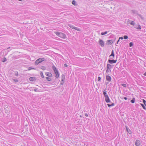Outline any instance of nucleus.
<instances>
[{
  "instance_id": "15",
  "label": "nucleus",
  "mask_w": 146,
  "mask_h": 146,
  "mask_svg": "<svg viewBox=\"0 0 146 146\" xmlns=\"http://www.w3.org/2000/svg\"><path fill=\"white\" fill-rule=\"evenodd\" d=\"M72 3L75 6H76L77 5L76 1L74 0L72 1Z\"/></svg>"
},
{
  "instance_id": "12",
  "label": "nucleus",
  "mask_w": 146,
  "mask_h": 146,
  "mask_svg": "<svg viewBox=\"0 0 146 146\" xmlns=\"http://www.w3.org/2000/svg\"><path fill=\"white\" fill-rule=\"evenodd\" d=\"M45 75L46 76L49 77H51L52 76V74L50 72H47L45 73Z\"/></svg>"
},
{
  "instance_id": "42",
  "label": "nucleus",
  "mask_w": 146,
  "mask_h": 146,
  "mask_svg": "<svg viewBox=\"0 0 146 146\" xmlns=\"http://www.w3.org/2000/svg\"><path fill=\"white\" fill-rule=\"evenodd\" d=\"M104 97L105 98L109 97L108 95L107 94L105 95H104Z\"/></svg>"
},
{
  "instance_id": "22",
  "label": "nucleus",
  "mask_w": 146,
  "mask_h": 146,
  "mask_svg": "<svg viewBox=\"0 0 146 146\" xmlns=\"http://www.w3.org/2000/svg\"><path fill=\"white\" fill-rule=\"evenodd\" d=\"M7 60L6 58L5 57H4L2 60V62H5Z\"/></svg>"
},
{
  "instance_id": "25",
  "label": "nucleus",
  "mask_w": 146,
  "mask_h": 146,
  "mask_svg": "<svg viewBox=\"0 0 146 146\" xmlns=\"http://www.w3.org/2000/svg\"><path fill=\"white\" fill-rule=\"evenodd\" d=\"M141 105L143 109H144L145 110L146 109V108L144 106V105L143 104H141Z\"/></svg>"
},
{
  "instance_id": "46",
  "label": "nucleus",
  "mask_w": 146,
  "mask_h": 146,
  "mask_svg": "<svg viewBox=\"0 0 146 146\" xmlns=\"http://www.w3.org/2000/svg\"><path fill=\"white\" fill-rule=\"evenodd\" d=\"M124 99L125 100H127V97H124Z\"/></svg>"
},
{
  "instance_id": "36",
  "label": "nucleus",
  "mask_w": 146,
  "mask_h": 146,
  "mask_svg": "<svg viewBox=\"0 0 146 146\" xmlns=\"http://www.w3.org/2000/svg\"><path fill=\"white\" fill-rule=\"evenodd\" d=\"M106 90V89H105V90H104V92H103V94L104 95H106L107 94V92L106 91H105Z\"/></svg>"
},
{
  "instance_id": "45",
  "label": "nucleus",
  "mask_w": 146,
  "mask_h": 146,
  "mask_svg": "<svg viewBox=\"0 0 146 146\" xmlns=\"http://www.w3.org/2000/svg\"><path fill=\"white\" fill-rule=\"evenodd\" d=\"M64 67H67L68 66L66 64H64Z\"/></svg>"
},
{
  "instance_id": "16",
  "label": "nucleus",
  "mask_w": 146,
  "mask_h": 146,
  "mask_svg": "<svg viewBox=\"0 0 146 146\" xmlns=\"http://www.w3.org/2000/svg\"><path fill=\"white\" fill-rule=\"evenodd\" d=\"M69 27H70L71 28L74 29H75V28L76 27H75L74 25H69Z\"/></svg>"
},
{
  "instance_id": "30",
  "label": "nucleus",
  "mask_w": 146,
  "mask_h": 146,
  "mask_svg": "<svg viewBox=\"0 0 146 146\" xmlns=\"http://www.w3.org/2000/svg\"><path fill=\"white\" fill-rule=\"evenodd\" d=\"M143 101L144 104L146 106V101L144 99L143 100Z\"/></svg>"
},
{
  "instance_id": "4",
  "label": "nucleus",
  "mask_w": 146,
  "mask_h": 146,
  "mask_svg": "<svg viewBox=\"0 0 146 146\" xmlns=\"http://www.w3.org/2000/svg\"><path fill=\"white\" fill-rule=\"evenodd\" d=\"M99 44L102 47H103L104 45V42L101 39H100L99 40Z\"/></svg>"
},
{
  "instance_id": "10",
  "label": "nucleus",
  "mask_w": 146,
  "mask_h": 146,
  "mask_svg": "<svg viewBox=\"0 0 146 146\" xmlns=\"http://www.w3.org/2000/svg\"><path fill=\"white\" fill-rule=\"evenodd\" d=\"M125 127L127 131L128 132L129 134H131L132 133V131H131L128 128V127L126 126Z\"/></svg>"
},
{
  "instance_id": "9",
  "label": "nucleus",
  "mask_w": 146,
  "mask_h": 146,
  "mask_svg": "<svg viewBox=\"0 0 146 146\" xmlns=\"http://www.w3.org/2000/svg\"><path fill=\"white\" fill-rule=\"evenodd\" d=\"M137 146H139L140 144V141L139 140H137L135 143Z\"/></svg>"
},
{
  "instance_id": "1",
  "label": "nucleus",
  "mask_w": 146,
  "mask_h": 146,
  "mask_svg": "<svg viewBox=\"0 0 146 146\" xmlns=\"http://www.w3.org/2000/svg\"><path fill=\"white\" fill-rule=\"evenodd\" d=\"M54 33L57 36L61 38L65 39L66 38V35L65 34L61 32H60L58 31H56Z\"/></svg>"
},
{
  "instance_id": "48",
  "label": "nucleus",
  "mask_w": 146,
  "mask_h": 146,
  "mask_svg": "<svg viewBox=\"0 0 146 146\" xmlns=\"http://www.w3.org/2000/svg\"><path fill=\"white\" fill-rule=\"evenodd\" d=\"M64 79H62L60 82H64Z\"/></svg>"
},
{
  "instance_id": "6",
  "label": "nucleus",
  "mask_w": 146,
  "mask_h": 146,
  "mask_svg": "<svg viewBox=\"0 0 146 146\" xmlns=\"http://www.w3.org/2000/svg\"><path fill=\"white\" fill-rule=\"evenodd\" d=\"M114 56L115 55L114 53V51L113 50H112L111 55L109 56V57L110 59H112L114 57Z\"/></svg>"
},
{
  "instance_id": "34",
  "label": "nucleus",
  "mask_w": 146,
  "mask_h": 146,
  "mask_svg": "<svg viewBox=\"0 0 146 146\" xmlns=\"http://www.w3.org/2000/svg\"><path fill=\"white\" fill-rule=\"evenodd\" d=\"M62 79H65V76L63 74H62Z\"/></svg>"
},
{
  "instance_id": "24",
  "label": "nucleus",
  "mask_w": 146,
  "mask_h": 146,
  "mask_svg": "<svg viewBox=\"0 0 146 146\" xmlns=\"http://www.w3.org/2000/svg\"><path fill=\"white\" fill-rule=\"evenodd\" d=\"M40 74L41 76V77L43 78H44V76L43 74V73L42 72H40Z\"/></svg>"
},
{
  "instance_id": "52",
  "label": "nucleus",
  "mask_w": 146,
  "mask_h": 146,
  "mask_svg": "<svg viewBox=\"0 0 146 146\" xmlns=\"http://www.w3.org/2000/svg\"><path fill=\"white\" fill-rule=\"evenodd\" d=\"M18 0L19 1H22V0Z\"/></svg>"
},
{
  "instance_id": "32",
  "label": "nucleus",
  "mask_w": 146,
  "mask_h": 146,
  "mask_svg": "<svg viewBox=\"0 0 146 146\" xmlns=\"http://www.w3.org/2000/svg\"><path fill=\"white\" fill-rule=\"evenodd\" d=\"M123 38L124 39H127V38H128V36H127V35H125L124 36H123Z\"/></svg>"
},
{
  "instance_id": "39",
  "label": "nucleus",
  "mask_w": 146,
  "mask_h": 146,
  "mask_svg": "<svg viewBox=\"0 0 146 146\" xmlns=\"http://www.w3.org/2000/svg\"><path fill=\"white\" fill-rule=\"evenodd\" d=\"M101 79V78L100 76H98V81H100Z\"/></svg>"
},
{
  "instance_id": "13",
  "label": "nucleus",
  "mask_w": 146,
  "mask_h": 146,
  "mask_svg": "<svg viewBox=\"0 0 146 146\" xmlns=\"http://www.w3.org/2000/svg\"><path fill=\"white\" fill-rule=\"evenodd\" d=\"M105 100L107 103H109L110 102V100L109 97L105 98Z\"/></svg>"
},
{
  "instance_id": "8",
  "label": "nucleus",
  "mask_w": 146,
  "mask_h": 146,
  "mask_svg": "<svg viewBox=\"0 0 146 146\" xmlns=\"http://www.w3.org/2000/svg\"><path fill=\"white\" fill-rule=\"evenodd\" d=\"M106 79L107 81L108 82H110L111 81V77L108 75H106Z\"/></svg>"
},
{
  "instance_id": "18",
  "label": "nucleus",
  "mask_w": 146,
  "mask_h": 146,
  "mask_svg": "<svg viewBox=\"0 0 146 146\" xmlns=\"http://www.w3.org/2000/svg\"><path fill=\"white\" fill-rule=\"evenodd\" d=\"M108 32L107 31H105V32H102V33H101V35H106V34H107Z\"/></svg>"
},
{
  "instance_id": "47",
  "label": "nucleus",
  "mask_w": 146,
  "mask_h": 146,
  "mask_svg": "<svg viewBox=\"0 0 146 146\" xmlns=\"http://www.w3.org/2000/svg\"><path fill=\"white\" fill-rule=\"evenodd\" d=\"M10 47H8V48H7V50L8 52L9 51V50L10 49Z\"/></svg>"
},
{
  "instance_id": "27",
  "label": "nucleus",
  "mask_w": 146,
  "mask_h": 146,
  "mask_svg": "<svg viewBox=\"0 0 146 146\" xmlns=\"http://www.w3.org/2000/svg\"><path fill=\"white\" fill-rule=\"evenodd\" d=\"M12 80L16 82H19L18 80L17 79H13Z\"/></svg>"
},
{
  "instance_id": "5",
  "label": "nucleus",
  "mask_w": 146,
  "mask_h": 146,
  "mask_svg": "<svg viewBox=\"0 0 146 146\" xmlns=\"http://www.w3.org/2000/svg\"><path fill=\"white\" fill-rule=\"evenodd\" d=\"M117 62V60H110L109 59L108 62L110 64H113Z\"/></svg>"
},
{
  "instance_id": "35",
  "label": "nucleus",
  "mask_w": 146,
  "mask_h": 146,
  "mask_svg": "<svg viewBox=\"0 0 146 146\" xmlns=\"http://www.w3.org/2000/svg\"><path fill=\"white\" fill-rule=\"evenodd\" d=\"M31 69H35V68H32V67H29L28 68V70H31Z\"/></svg>"
},
{
  "instance_id": "26",
  "label": "nucleus",
  "mask_w": 146,
  "mask_h": 146,
  "mask_svg": "<svg viewBox=\"0 0 146 146\" xmlns=\"http://www.w3.org/2000/svg\"><path fill=\"white\" fill-rule=\"evenodd\" d=\"M130 24L133 25H134L135 24V23L134 21H132L130 23Z\"/></svg>"
},
{
  "instance_id": "51",
  "label": "nucleus",
  "mask_w": 146,
  "mask_h": 146,
  "mask_svg": "<svg viewBox=\"0 0 146 146\" xmlns=\"http://www.w3.org/2000/svg\"><path fill=\"white\" fill-rule=\"evenodd\" d=\"M143 75L144 76H146V72H145L144 74H143Z\"/></svg>"
},
{
  "instance_id": "7",
  "label": "nucleus",
  "mask_w": 146,
  "mask_h": 146,
  "mask_svg": "<svg viewBox=\"0 0 146 146\" xmlns=\"http://www.w3.org/2000/svg\"><path fill=\"white\" fill-rule=\"evenodd\" d=\"M113 42V41L112 40H108L106 42V44L108 45H111L112 44Z\"/></svg>"
},
{
  "instance_id": "37",
  "label": "nucleus",
  "mask_w": 146,
  "mask_h": 146,
  "mask_svg": "<svg viewBox=\"0 0 146 146\" xmlns=\"http://www.w3.org/2000/svg\"><path fill=\"white\" fill-rule=\"evenodd\" d=\"M137 29H141V27L139 25Z\"/></svg>"
},
{
  "instance_id": "31",
  "label": "nucleus",
  "mask_w": 146,
  "mask_h": 146,
  "mask_svg": "<svg viewBox=\"0 0 146 146\" xmlns=\"http://www.w3.org/2000/svg\"><path fill=\"white\" fill-rule=\"evenodd\" d=\"M74 29L78 31H81V30L80 29H79V28L77 27H75Z\"/></svg>"
},
{
  "instance_id": "11",
  "label": "nucleus",
  "mask_w": 146,
  "mask_h": 146,
  "mask_svg": "<svg viewBox=\"0 0 146 146\" xmlns=\"http://www.w3.org/2000/svg\"><path fill=\"white\" fill-rule=\"evenodd\" d=\"M36 78L35 77H31L29 78V80L31 81H34L36 80Z\"/></svg>"
},
{
  "instance_id": "33",
  "label": "nucleus",
  "mask_w": 146,
  "mask_h": 146,
  "mask_svg": "<svg viewBox=\"0 0 146 146\" xmlns=\"http://www.w3.org/2000/svg\"><path fill=\"white\" fill-rule=\"evenodd\" d=\"M121 85L125 87H126L127 86V85L126 84H121Z\"/></svg>"
},
{
  "instance_id": "2",
  "label": "nucleus",
  "mask_w": 146,
  "mask_h": 146,
  "mask_svg": "<svg viewBox=\"0 0 146 146\" xmlns=\"http://www.w3.org/2000/svg\"><path fill=\"white\" fill-rule=\"evenodd\" d=\"M52 68L54 70V72L56 74L55 77L56 78H58L59 76V73L58 70H57L55 66L54 65L52 66Z\"/></svg>"
},
{
  "instance_id": "49",
  "label": "nucleus",
  "mask_w": 146,
  "mask_h": 146,
  "mask_svg": "<svg viewBox=\"0 0 146 146\" xmlns=\"http://www.w3.org/2000/svg\"><path fill=\"white\" fill-rule=\"evenodd\" d=\"M64 83V82H61L60 84L61 85H63V84Z\"/></svg>"
},
{
  "instance_id": "17",
  "label": "nucleus",
  "mask_w": 146,
  "mask_h": 146,
  "mask_svg": "<svg viewBox=\"0 0 146 146\" xmlns=\"http://www.w3.org/2000/svg\"><path fill=\"white\" fill-rule=\"evenodd\" d=\"M107 105L109 107H110L111 106H113L114 105V103H113L111 104H108Z\"/></svg>"
},
{
  "instance_id": "23",
  "label": "nucleus",
  "mask_w": 146,
  "mask_h": 146,
  "mask_svg": "<svg viewBox=\"0 0 146 146\" xmlns=\"http://www.w3.org/2000/svg\"><path fill=\"white\" fill-rule=\"evenodd\" d=\"M135 101V99L134 98H133L131 100V102L132 103H134Z\"/></svg>"
},
{
  "instance_id": "14",
  "label": "nucleus",
  "mask_w": 146,
  "mask_h": 146,
  "mask_svg": "<svg viewBox=\"0 0 146 146\" xmlns=\"http://www.w3.org/2000/svg\"><path fill=\"white\" fill-rule=\"evenodd\" d=\"M107 68L109 69H111L112 68V66L110 64H107Z\"/></svg>"
},
{
  "instance_id": "38",
  "label": "nucleus",
  "mask_w": 146,
  "mask_h": 146,
  "mask_svg": "<svg viewBox=\"0 0 146 146\" xmlns=\"http://www.w3.org/2000/svg\"><path fill=\"white\" fill-rule=\"evenodd\" d=\"M138 15L139 16V17H140V18L142 19H144V18L141 15Z\"/></svg>"
},
{
  "instance_id": "29",
  "label": "nucleus",
  "mask_w": 146,
  "mask_h": 146,
  "mask_svg": "<svg viewBox=\"0 0 146 146\" xmlns=\"http://www.w3.org/2000/svg\"><path fill=\"white\" fill-rule=\"evenodd\" d=\"M111 71L110 69H108V68H107V69L106 70V72L107 73Z\"/></svg>"
},
{
  "instance_id": "21",
  "label": "nucleus",
  "mask_w": 146,
  "mask_h": 146,
  "mask_svg": "<svg viewBox=\"0 0 146 146\" xmlns=\"http://www.w3.org/2000/svg\"><path fill=\"white\" fill-rule=\"evenodd\" d=\"M132 12L134 14H137V12L135 10H131Z\"/></svg>"
},
{
  "instance_id": "20",
  "label": "nucleus",
  "mask_w": 146,
  "mask_h": 146,
  "mask_svg": "<svg viewBox=\"0 0 146 146\" xmlns=\"http://www.w3.org/2000/svg\"><path fill=\"white\" fill-rule=\"evenodd\" d=\"M40 68L43 70H45L46 69V67L44 66H42L40 67Z\"/></svg>"
},
{
  "instance_id": "40",
  "label": "nucleus",
  "mask_w": 146,
  "mask_h": 146,
  "mask_svg": "<svg viewBox=\"0 0 146 146\" xmlns=\"http://www.w3.org/2000/svg\"><path fill=\"white\" fill-rule=\"evenodd\" d=\"M15 75L16 76H17L18 75V73L17 72H15Z\"/></svg>"
},
{
  "instance_id": "41",
  "label": "nucleus",
  "mask_w": 146,
  "mask_h": 146,
  "mask_svg": "<svg viewBox=\"0 0 146 146\" xmlns=\"http://www.w3.org/2000/svg\"><path fill=\"white\" fill-rule=\"evenodd\" d=\"M34 91L35 92H37L38 91V89L37 88H36L34 89Z\"/></svg>"
},
{
  "instance_id": "44",
  "label": "nucleus",
  "mask_w": 146,
  "mask_h": 146,
  "mask_svg": "<svg viewBox=\"0 0 146 146\" xmlns=\"http://www.w3.org/2000/svg\"><path fill=\"white\" fill-rule=\"evenodd\" d=\"M85 115L86 117H88V114L87 113H85Z\"/></svg>"
},
{
  "instance_id": "3",
  "label": "nucleus",
  "mask_w": 146,
  "mask_h": 146,
  "mask_svg": "<svg viewBox=\"0 0 146 146\" xmlns=\"http://www.w3.org/2000/svg\"><path fill=\"white\" fill-rule=\"evenodd\" d=\"M45 60V59L43 58H40L37 60L35 62V65H38L39 63Z\"/></svg>"
},
{
  "instance_id": "28",
  "label": "nucleus",
  "mask_w": 146,
  "mask_h": 146,
  "mask_svg": "<svg viewBox=\"0 0 146 146\" xmlns=\"http://www.w3.org/2000/svg\"><path fill=\"white\" fill-rule=\"evenodd\" d=\"M133 44L132 42H130L129 43V46L130 47H132L133 46Z\"/></svg>"
},
{
  "instance_id": "43",
  "label": "nucleus",
  "mask_w": 146,
  "mask_h": 146,
  "mask_svg": "<svg viewBox=\"0 0 146 146\" xmlns=\"http://www.w3.org/2000/svg\"><path fill=\"white\" fill-rule=\"evenodd\" d=\"M119 40H120V39H121V40H122L123 39V37H120L119 38Z\"/></svg>"
},
{
  "instance_id": "50",
  "label": "nucleus",
  "mask_w": 146,
  "mask_h": 146,
  "mask_svg": "<svg viewBox=\"0 0 146 146\" xmlns=\"http://www.w3.org/2000/svg\"><path fill=\"white\" fill-rule=\"evenodd\" d=\"M120 40L119 39V40H117V44H118V42Z\"/></svg>"
},
{
  "instance_id": "19",
  "label": "nucleus",
  "mask_w": 146,
  "mask_h": 146,
  "mask_svg": "<svg viewBox=\"0 0 146 146\" xmlns=\"http://www.w3.org/2000/svg\"><path fill=\"white\" fill-rule=\"evenodd\" d=\"M45 78L48 81H50L51 80V78H50L48 77H46Z\"/></svg>"
}]
</instances>
